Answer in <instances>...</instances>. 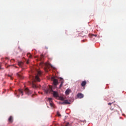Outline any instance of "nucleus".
Segmentation results:
<instances>
[{"label":"nucleus","instance_id":"obj_1","mask_svg":"<svg viewBox=\"0 0 126 126\" xmlns=\"http://www.w3.org/2000/svg\"><path fill=\"white\" fill-rule=\"evenodd\" d=\"M41 74H42V72L40 71H37V75H36L35 77L32 76V86L33 88H37V86H36L34 82H35L36 81L40 82V79L38 78V77L41 76Z\"/></svg>","mask_w":126,"mask_h":126},{"label":"nucleus","instance_id":"obj_2","mask_svg":"<svg viewBox=\"0 0 126 126\" xmlns=\"http://www.w3.org/2000/svg\"><path fill=\"white\" fill-rule=\"evenodd\" d=\"M44 92L46 94H52L53 92V96L55 98H58L59 97V94L57 92L52 91V86L49 85L48 88L44 90Z\"/></svg>","mask_w":126,"mask_h":126},{"label":"nucleus","instance_id":"obj_3","mask_svg":"<svg viewBox=\"0 0 126 126\" xmlns=\"http://www.w3.org/2000/svg\"><path fill=\"white\" fill-rule=\"evenodd\" d=\"M44 66H45V67H44V70H45L46 72H48L49 71L48 69H49L50 67H53L52 64L49 63H44Z\"/></svg>","mask_w":126,"mask_h":126},{"label":"nucleus","instance_id":"obj_4","mask_svg":"<svg viewBox=\"0 0 126 126\" xmlns=\"http://www.w3.org/2000/svg\"><path fill=\"white\" fill-rule=\"evenodd\" d=\"M25 94H27L28 95H30L32 94L31 91L29 90V89L28 88H25Z\"/></svg>","mask_w":126,"mask_h":126},{"label":"nucleus","instance_id":"obj_5","mask_svg":"<svg viewBox=\"0 0 126 126\" xmlns=\"http://www.w3.org/2000/svg\"><path fill=\"white\" fill-rule=\"evenodd\" d=\"M52 81H53V83L55 86H57L59 84V82L58 81V80L56 79H55L54 78H52Z\"/></svg>","mask_w":126,"mask_h":126},{"label":"nucleus","instance_id":"obj_6","mask_svg":"<svg viewBox=\"0 0 126 126\" xmlns=\"http://www.w3.org/2000/svg\"><path fill=\"white\" fill-rule=\"evenodd\" d=\"M62 105H68L70 104V102L67 100H64V102L61 103Z\"/></svg>","mask_w":126,"mask_h":126},{"label":"nucleus","instance_id":"obj_7","mask_svg":"<svg viewBox=\"0 0 126 126\" xmlns=\"http://www.w3.org/2000/svg\"><path fill=\"white\" fill-rule=\"evenodd\" d=\"M59 79H60V81H61V85L59 86V88H61V87L63 85V84L64 83V80H63V79L62 78H59Z\"/></svg>","mask_w":126,"mask_h":126},{"label":"nucleus","instance_id":"obj_8","mask_svg":"<svg viewBox=\"0 0 126 126\" xmlns=\"http://www.w3.org/2000/svg\"><path fill=\"white\" fill-rule=\"evenodd\" d=\"M24 64V63L22 62H18V65L20 67H22Z\"/></svg>","mask_w":126,"mask_h":126},{"label":"nucleus","instance_id":"obj_9","mask_svg":"<svg viewBox=\"0 0 126 126\" xmlns=\"http://www.w3.org/2000/svg\"><path fill=\"white\" fill-rule=\"evenodd\" d=\"M8 122L10 123H12L13 122V118L12 116L9 117Z\"/></svg>","mask_w":126,"mask_h":126},{"label":"nucleus","instance_id":"obj_10","mask_svg":"<svg viewBox=\"0 0 126 126\" xmlns=\"http://www.w3.org/2000/svg\"><path fill=\"white\" fill-rule=\"evenodd\" d=\"M87 84V82L86 81H84L82 82V84H81V85L82 87L84 88V87Z\"/></svg>","mask_w":126,"mask_h":126},{"label":"nucleus","instance_id":"obj_11","mask_svg":"<svg viewBox=\"0 0 126 126\" xmlns=\"http://www.w3.org/2000/svg\"><path fill=\"white\" fill-rule=\"evenodd\" d=\"M77 96L78 97V98H82L84 97V95L82 94H78L77 95Z\"/></svg>","mask_w":126,"mask_h":126},{"label":"nucleus","instance_id":"obj_12","mask_svg":"<svg viewBox=\"0 0 126 126\" xmlns=\"http://www.w3.org/2000/svg\"><path fill=\"white\" fill-rule=\"evenodd\" d=\"M18 93L20 95L23 96V92H22V90H18Z\"/></svg>","mask_w":126,"mask_h":126},{"label":"nucleus","instance_id":"obj_13","mask_svg":"<svg viewBox=\"0 0 126 126\" xmlns=\"http://www.w3.org/2000/svg\"><path fill=\"white\" fill-rule=\"evenodd\" d=\"M17 75H18V78H19L20 79H23L22 75L20 74L19 73H17Z\"/></svg>","mask_w":126,"mask_h":126},{"label":"nucleus","instance_id":"obj_14","mask_svg":"<svg viewBox=\"0 0 126 126\" xmlns=\"http://www.w3.org/2000/svg\"><path fill=\"white\" fill-rule=\"evenodd\" d=\"M70 90L69 89H68V90H66V91H65V94L66 95H68L70 93Z\"/></svg>","mask_w":126,"mask_h":126},{"label":"nucleus","instance_id":"obj_15","mask_svg":"<svg viewBox=\"0 0 126 126\" xmlns=\"http://www.w3.org/2000/svg\"><path fill=\"white\" fill-rule=\"evenodd\" d=\"M43 58H44L43 55H41V56L40 57V58H39V61H42V60H43Z\"/></svg>","mask_w":126,"mask_h":126},{"label":"nucleus","instance_id":"obj_16","mask_svg":"<svg viewBox=\"0 0 126 126\" xmlns=\"http://www.w3.org/2000/svg\"><path fill=\"white\" fill-rule=\"evenodd\" d=\"M27 56L28 58H30V59L32 58V55H31V54H30V53H28V54H27Z\"/></svg>","mask_w":126,"mask_h":126},{"label":"nucleus","instance_id":"obj_17","mask_svg":"<svg viewBox=\"0 0 126 126\" xmlns=\"http://www.w3.org/2000/svg\"><path fill=\"white\" fill-rule=\"evenodd\" d=\"M50 106L52 107H53L54 105V104L53 103H52L51 102H50Z\"/></svg>","mask_w":126,"mask_h":126},{"label":"nucleus","instance_id":"obj_18","mask_svg":"<svg viewBox=\"0 0 126 126\" xmlns=\"http://www.w3.org/2000/svg\"><path fill=\"white\" fill-rule=\"evenodd\" d=\"M57 116L59 117H61V115L60 114V112H57Z\"/></svg>","mask_w":126,"mask_h":126},{"label":"nucleus","instance_id":"obj_19","mask_svg":"<svg viewBox=\"0 0 126 126\" xmlns=\"http://www.w3.org/2000/svg\"><path fill=\"white\" fill-rule=\"evenodd\" d=\"M8 76L11 79V80L13 79V78H12V77L11 76V75H8Z\"/></svg>","mask_w":126,"mask_h":126},{"label":"nucleus","instance_id":"obj_20","mask_svg":"<svg viewBox=\"0 0 126 126\" xmlns=\"http://www.w3.org/2000/svg\"><path fill=\"white\" fill-rule=\"evenodd\" d=\"M52 98H48V100L50 102H52Z\"/></svg>","mask_w":126,"mask_h":126},{"label":"nucleus","instance_id":"obj_21","mask_svg":"<svg viewBox=\"0 0 126 126\" xmlns=\"http://www.w3.org/2000/svg\"><path fill=\"white\" fill-rule=\"evenodd\" d=\"M93 36H94V37H96L97 36V35L96 34H92V37H93Z\"/></svg>","mask_w":126,"mask_h":126},{"label":"nucleus","instance_id":"obj_22","mask_svg":"<svg viewBox=\"0 0 126 126\" xmlns=\"http://www.w3.org/2000/svg\"><path fill=\"white\" fill-rule=\"evenodd\" d=\"M60 98H61V100H63V101L64 100V97H61Z\"/></svg>","mask_w":126,"mask_h":126},{"label":"nucleus","instance_id":"obj_23","mask_svg":"<svg viewBox=\"0 0 126 126\" xmlns=\"http://www.w3.org/2000/svg\"><path fill=\"white\" fill-rule=\"evenodd\" d=\"M113 102H112V103H108V105L109 106H111V105H112V104H113Z\"/></svg>","mask_w":126,"mask_h":126},{"label":"nucleus","instance_id":"obj_24","mask_svg":"<svg viewBox=\"0 0 126 126\" xmlns=\"http://www.w3.org/2000/svg\"><path fill=\"white\" fill-rule=\"evenodd\" d=\"M26 63H27V64H29V60H28V61H27Z\"/></svg>","mask_w":126,"mask_h":126},{"label":"nucleus","instance_id":"obj_25","mask_svg":"<svg viewBox=\"0 0 126 126\" xmlns=\"http://www.w3.org/2000/svg\"><path fill=\"white\" fill-rule=\"evenodd\" d=\"M16 97H17V98H19V97H20L19 94L17 95H16Z\"/></svg>","mask_w":126,"mask_h":126},{"label":"nucleus","instance_id":"obj_26","mask_svg":"<svg viewBox=\"0 0 126 126\" xmlns=\"http://www.w3.org/2000/svg\"><path fill=\"white\" fill-rule=\"evenodd\" d=\"M85 41H86V40H82V42L83 43V42H84Z\"/></svg>","mask_w":126,"mask_h":126},{"label":"nucleus","instance_id":"obj_27","mask_svg":"<svg viewBox=\"0 0 126 126\" xmlns=\"http://www.w3.org/2000/svg\"><path fill=\"white\" fill-rule=\"evenodd\" d=\"M66 126H68V123H67V124H66Z\"/></svg>","mask_w":126,"mask_h":126},{"label":"nucleus","instance_id":"obj_28","mask_svg":"<svg viewBox=\"0 0 126 126\" xmlns=\"http://www.w3.org/2000/svg\"><path fill=\"white\" fill-rule=\"evenodd\" d=\"M34 95V94H33L32 95V97H33V96Z\"/></svg>","mask_w":126,"mask_h":126},{"label":"nucleus","instance_id":"obj_29","mask_svg":"<svg viewBox=\"0 0 126 126\" xmlns=\"http://www.w3.org/2000/svg\"><path fill=\"white\" fill-rule=\"evenodd\" d=\"M45 49H48V47H45Z\"/></svg>","mask_w":126,"mask_h":126},{"label":"nucleus","instance_id":"obj_30","mask_svg":"<svg viewBox=\"0 0 126 126\" xmlns=\"http://www.w3.org/2000/svg\"><path fill=\"white\" fill-rule=\"evenodd\" d=\"M6 60H8V58H6Z\"/></svg>","mask_w":126,"mask_h":126},{"label":"nucleus","instance_id":"obj_31","mask_svg":"<svg viewBox=\"0 0 126 126\" xmlns=\"http://www.w3.org/2000/svg\"><path fill=\"white\" fill-rule=\"evenodd\" d=\"M1 69V67L0 66V70Z\"/></svg>","mask_w":126,"mask_h":126},{"label":"nucleus","instance_id":"obj_32","mask_svg":"<svg viewBox=\"0 0 126 126\" xmlns=\"http://www.w3.org/2000/svg\"><path fill=\"white\" fill-rule=\"evenodd\" d=\"M15 94H16V93H15Z\"/></svg>","mask_w":126,"mask_h":126}]
</instances>
